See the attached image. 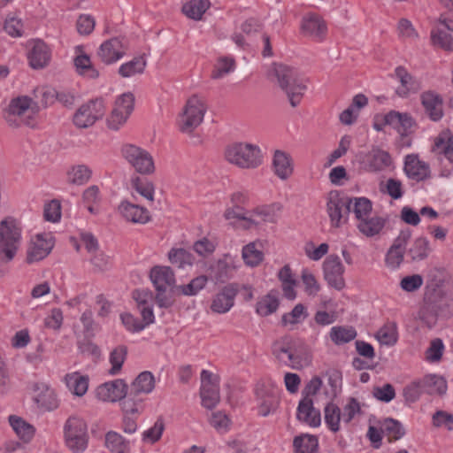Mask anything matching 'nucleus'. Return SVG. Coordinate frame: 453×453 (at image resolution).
<instances>
[{"label": "nucleus", "instance_id": "obj_52", "mask_svg": "<svg viewBox=\"0 0 453 453\" xmlns=\"http://www.w3.org/2000/svg\"><path fill=\"white\" fill-rule=\"evenodd\" d=\"M357 336L353 327L334 326L330 331V338L336 344L341 345L351 342Z\"/></svg>", "mask_w": 453, "mask_h": 453}, {"label": "nucleus", "instance_id": "obj_41", "mask_svg": "<svg viewBox=\"0 0 453 453\" xmlns=\"http://www.w3.org/2000/svg\"><path fill=\"white\" fill-rule=\"evenodd\" d=\"M143 398L134 393L127 390V395L121 400V409L126 414L140 413L143 411Z\"/></svg>", "mask_w": 453, "mask_h": 453}, {"label": "nucleus", "instance_id": "obj_19", "mask_svg": "<svg viewBox=\"0 0 453 453\" xmlns=\"http://www.w3.org/2000/svg\"><path fill=\"white\" fill-rule=\"evenodd\" d=\"M239 292L238 283H229L222 288L212 299L211 310L219 314L227 312L234 304V298Z\"/></svg>", "mask_w": 453, "mask_h": 453}, {"label": "nucleus", "instance_id": "obj_29", "mask_svg": "<svg viewBox=\"0 0 453 453\" xmlns=\"http://www.w3.org/2000/svg\"><path fill=\"white\" fill-rule=\"evenodd\" d=\"M75 52L78 53L73 58L76 73L88 79H97L99 77V71L92 65L89 56L83 52V46H76Z\"/></svg>", "mask_w": 453, "mask_h": 453}, {"label": "nucleus", "instance_id": "obj_20", "mask_svg": "<svg viewBox=\"0 0 453 453\" xmlns=\"http://www.w3.org/2000/svg\"><path fill=\"white\" fill-rule=\"evenodd\" d=\"M403 171L409 179L423 181L430 178L429 165L419 160L418 154H409L404 158Z\"/></svg>", "mask_w": 453, "mask_h": 453}, {"label": "nucleus", "instance_id": "obj_4", "mask_svg": "<svg viewBox=\"0 0 453 453\" xmlns=\"http://www.w3.org/2000/svg\"><path fill=\"white\" fill-rule=\"evenodd\" d=\"M323 385L319 376H314L308 381L303 391V398L299 401L296 410V418L311 427H318L321 424L320 411L314 407L311 396L317 395Z\"/></svg>", "mask_w": 453, "mask_h": 453}, {"label": "nucleus", "instance_id": "obj_50", "mask_svg": "<svg viewBox=\"0 0 453 453\" xmlns=\"http://www.w3.org/2000/svg\"><path fill=\"white\" fill-rule=\"evenodd\" d=\"M279 299L268 293L261 300L257 303L256 311L257 314L263 317H266L275 312L279 307Z\"/></svg>", "mask_w": 453, "mask_h": 453}, {"label": "nucleus", "instance_id": "obj_64", "mask_svg": "<svg viewBox=\"0 0 453 453\" xmlns=\"http://www.w3.org/2000/svg\"><path fill=\"white\" fill-rule=\"evenodd\" d=\"M43 218L46 221L58 222L61 218L60 202L54 199L44 205Z\"/></svg>", "mask_w": 453, "mask_h": 453}, {"label": "nucleus", "instance_id": "obj_8", "mask_svg": "<svg viewBox=\"0 0 453 453\" xmlns=\"http://www.w3.org/2000/svg\"><path fill=\"white\" fill-rule=\"evenodd\" d=\"M206 110V105L196 95L189 97L180 115L178 121L180 131L191 134L203 122Z\"/></svg>", "mask_w": 453, "mask_h": 453}, {"label": "nucleus", "instance_id": "obj_62", "mask_svg": "<svg viewBox=\"0 0 453 453\" xmlns=\"http://www.w3.org/2000/svg\"><path fill=\"white\" fill-rule=\"evenodd\" d=\"M165 430V422L162 417H159L153 426L150 429L146 430L142 434V440L144 441H150L151 443H155L158 441L162 436V434Z\"/></svg>", "mask_w": 453, "mask_h": 453}, {"label": "nucleus", "instance_id": "obj_30", "mask_svg": "<svg viewBox=\"0 0 453 453\" xmlns=\"http://www.w3.org/2000/svg\"><path fill=\"white\" fill-rule=\"evenodd\" d=\"M274 173L280 180H287L293 173L292 159L289 154L283 150H276L273 158Z\"/></svg>", "mask_w": 453, "mask_h": 453}, {"label": "nucleus", "instance_id": "obj_32", "mask_svg": "<svg viewBox=\"0 0 453 453\" xmlns=\"http://www.w3.org/2000/svg\"><path fill=\"white\" fill-rule=\"evenodd\" d=\"M424 392L427 394H438L443 395L448 389L447 380L444 377L437 374H427L420 380Z\"/></svg>", "mask_w": 453, "mask_h": 453}, {"label": "nucleus", "instance_id": "obj_28", "mask_svg": "<svg viewBox=\"0 0 453 453\" xmlns=\"http://www.w3.org/2000/svg\"><path fill=\"white\" fill-rule=\"evenodd\" d=\"M230 258L228 254L212 263L208 268V280L215 283H225L233 276L234 267L227 261Z\"/></svg>", "mask_w": 453, "mask_h": 453}, {"label": "nucleus", "instance_id": "obj_63", "mask_svg": "<svg viewBox=\"0 0 453 453\" xmlns=\"http://www.w3.org/2000/svg\"><path fill=\"white\" fill-rule=\"evenodd\" d=\"M31 102L32 99L27 96L13 98L8 106V111L11 115L20 116L30 107Z\"/></svg>", "mask_w": 453, "mask_h": 453}, {"label": "nucleus", "instance_id": "obj_15", "mask_svg": "<svg viewBox=\"0 0 453 453\" xmlns=\"http://www.w3.org/2000/svg\"><path fill=\"white\" fill-rule=\"evenodd\" d=\"M322 268L324 279L329 287L338 291L345 288L346 283L343 277L345 268L337 255L327 256L323 262Z\"/></svg>", "mask_w": 453, "mask_h": 453}, {"label": "nucleus", "instance_id": "obj_10", "mask_svg": "<svg viewBox=\"0 0 453 453\" xmlns=\"http://www.w3.org/2000/svg\"><path fill=\"white\" fill-rule=\"evenodd\" d=\"M124 158L141 174H150L155 171L152 156L146 150L134 144H125L121 149Z\"/></svg>", "mask_w": 453, "mask_h": 453}, {"label": "nucleus", "instance_id": "obj_54", "mask_svg": "<svg viewBox=\"0 0 453 453\" xmlns=\"http://www.w3.org/2000/svg\"><path fill=\"white\" fill-rule=\"evenodd\" d=\"M208 281L207 275H200L193 280L188 284L180 285L176 287L183 296H196L200 290H202Z\"/></svg>", "mask_w": 453, "mask_h": 453}, {"label": "nucleus", "instance_id": "obj_46", "mask_svg": "<svg viewBox=\"0 0 453 453\" xmlns=\"http://www.w3.org/2000/svg\"><path fill=\"white\" fill-rule=\"evenodd\" d=\"M429 250V241L426 237H418L407 253L412 261H421L428 257Z\"/></svg>", "mask_w": 453, "mask_h": 453}, {"label": "nucleus", "instance_id": "obj_33", "mask_svg": "<svg viewBox=\"0 0 453 453\" xmlns=\"http://www.w3.org/2000/svg\"><path fill=\"white\" fill-rule=\"evenodd\" d=\"M9 423L16 433L17 436L24 443H27L33 439L35 429L32 425L25 421L22 418L16 415H11L9 416Z\"/></svg>", "mask_w": 453, "mask_h": 453}, {"label": "nucleus", "instance_id": "obj_45", "mask_svg": "<svg viewBox=\"0 0 453 453\" xmlns=\"http://www.w3.org/2000/svg\"><path fill=\"white\" fill-rule=\"evenodd\" d=\"M127 356V347L126 345H119L111 351L110 363L111 367L109 370V374L116 375L121 371Z\"/></svg>", "mask_w": 453, "mask_h": 453}, {"label": "nucleus", "instance_id": "obj_26", "mask_svg": "<svg viewBox=\"0 0 453 453\" xmlns=\"http://www.w3.org/2000/svg\"><path fill=\"white\" fill-rule=\"evenodd\" d=\"M326 30L325 21L317 14H311L302 19L301 31L306 36L320 41L325 37Z\"/></svg>", "mask_w": 453, "mask_h": 453}, {"label": "nucleus", "instance_id": "obj_57", "mask_svg": "<svg viewBox=\"0 0 453 453\" xmlns=\"http://www.w3.org/2000/svg\"><path fill=\"white\" fill-rule=\"evenodd\" d=\"M224 217L226 219H237L240 220H243L246 222L244 225V229H250L253 226H257L260 224V221L256 220L251 217L246 216L245 211H238L234 205L232 208H227L224 212Z\"/></svg>", "mask_w": 453, "mask_h": 453}, {"label": "nucleus", "instance_id": "obj_5", "mask_svg": "<svg viewBox=\"0 0 453 453\" xmlns=\"http://www.w3.org/2000/svg\"><path fill=\"white\" fill-rule=\"evenodd\" d=\"M226 159L242 169H255L263 162L258 146L248 142H234L226 147Z\"/></svg>", "mask_w": 453, "mask_h": 453}, {"label": "nucleus", "instance_id": "obj_39", "mask_svg": "<svg viewBox=\"0 0 453 453\" xmlns=\"http://www.w3.org/2000/svg\"><path fill=\"white\" fill-rule=\"evenodd\" d=\"M293 446L295 453H316L319 441L315 435L301 434L294 438Z\"/></svg>", "mask_w": 453, "mask_h": 453}, {"label": "nucleus", "instance_id": "obj_61", "mask_svg": "<svg viewBox=\"0 0 453 453\" xmlns=\"http://www.w3.org/2000/svg\"><path fill=\"white\" fill-rule=\"evenodd\" d=\"M92 337L84 336V338L78 342V349L83 355L91 356L95 360L101 357L100 348L91 341Z\"/></svg>", "mask_w": 453, "mask_h": 453}, {"label": "nucleus", "instance_id": "obj_40", "mask_svg": "<svg viewBox=\"0 0 453 453\" xmlns=\"http://www.w3.org/2000/svg\"><path fill=\"white\" fill-rule=\"evenodd\" d=\"M147 62L144 55L134 57L129 62L122 64L119 68V73L124 78H128L135 74L143 73Z\"/></svg>", "mask_w": 453, "mask_h": 453}, {"label": "nucleus", "instance_id": "obj_48", "mask_svg": "<svg viewBox=\"0 0 453 453\" xmlns=\"http://www.w3.org/2000/svg\"><path fill=\"white\" fill-rule=\"evenodd\" d=\"M168 258L173 265L179 268H183L185 265H192L194 263V256L182 248L171 249L168 253Z\"/></svg>", "mask_w": 453, "mask_h": 453}, {"label": "nucleus", "instance_id": "obj_1", "mask_svg": "<svg viewBox=\"0 0 453 453\" xmlns=\"http://www.w3.org/2000/svg\"><path fill=\"white\" fill-rule=\"evenodd\" d=\"M272 72L279 87L286 93L290 105L296 107L307 88L304 79L296 68L281 63H273Z\"/></svg>", "mask_w": 453, "mask_h": 453}, {"label": "nucleus", "instance_id": "obj_13", "mask_svg": "<svg viewBox=\"0 0 453 453\" xmlns=\"http://www.w3.org/2000/svg\"><path fill=\"white\" fill-rule=\"evenodd\" d=\"M134 96L131 92H126L117 97L115 107L107 119V125L110 129L119 130L124 125L134 108Z\"/></svg>", "mask_w": 453, "mask_h": 453}, {"label": "nucleus", "instance_id": "obj_43", "mask_svg": "<svg viewBox=\"0 0 453 453\" xmlns=\"http://www.w3.org/2000/svg\"><path fill=\"white\" fill-rule=\"evenodd\" d=\"M242 256L245 265L250 267L257 266L264 259V253L257 248L256 242L243 246Z\"/></svg>", "mask_w": 453, "mask_h": 453}, {"label": "nucleus", "instance_id": "obj_42", "mask_svg": "<svg viewBox=\"0 0 453 453\" xmlns=\"http://www.w3.org/2000/svg\"><path fill=\"white\" fill-rule=\"evenodd\" d=\"M210 5L209 0H190L183 4L182 12L189 19L199 20Z\"/></svg>", "mask_w": 453, "mask_h": 453}, {"label": "nucleus", "instance_id": "obj_17", "mask_svg": "<svg viewBox=\"0 0 453 453\" xmlns=\"http://www.w3.org/2000/svg\"><path fill=\"white\" fill-rule=\"evenodd\" d=\"M449 314V305L443 299L428 298L420 308L418 318L428 328H432L436 325L439 317H447Z\"/></svg>", "mask_w": 453, "mask_h": 453}, {"label": "nucleus", "instance_id": "obj_12", "mask_svg": "<svg viewBox=\"0 0 453 453\" xmlns=\"http://www.w3.org/2000/svg\"><path fill=\"white\" fill-rule=\"evenodd\" d=\"M219 380L218 374H213L208 370L201 372V403L208 410L214 409L220 401Z\"/></svg>", "mask_w": 453, "mask_h": 453}, {"label": "nucleus", "instance_id": "obj_56", "mask_svg": "<svg viewBox=\"0 0 453 453\" xmlns=\"http://www.w3.org/2000/svg\"><path fill=\"white\" fill-rule=\"evenodd\" d=\"M132 187L146 199L150 201L154 200L155 187L152 182L142 180L140 177H135L132 179Z\"/></svg>", "mask_w": 453, "mask_h": 453}, {"label": "nucleus", "instance_id": "obj_53", "mask_svg": "<svg viewBox=\"0 0 453 453\" xmlns=\"http://www.w3.org/2000/svg\"><path fill=\"white\" fill-rule=\"evenodd\" d=\"M69 181L75 185L86 184L92 176L91 169L85 165H79L73 166L71 171L68 172Z\"/></svg>", "mask_w": 453, "mask_h": 453}, {"label": "nucleus", "instance_id": "obj_3", "mask_svg": "<svg viewBox=\"0 0 453 453\" xmlns=\"http://www.w3.org/2000/svg\"><path fill=\"white\" fill-rule=\"evenodd\" d=\"M21 240V229L13 219H5L0 222V278L7 273L5 264L11 262L19 249Z\"/></svg>", "mask_w": 453, "mask_h": 453}, {"label": "nucleus", "instance_id": "obj_38", "mask_svg": "<svg viewBox=\"0 0 453 453\" xmlns=\"http://www.w3.org/2000/svg\"><path fill=\"white\" fill-rule=\"evenodd\" d=\"M386 224V219L381 217H367L358 222V230L367 237H372L383 229Z\"/></svg>", "mask_w": 453, "mask_h": 453}, {"label": "nucleus", "instance_id": "obj_6", "mask_svg": "<svg viewBox=\"0 0 453 453\" xmlns=\"http://www.w3.org/2000/svg\"><path fill=\"white\" fill-rule=\"evenodd\" d=\"M150 280L157 291L155 301L160 308H170L174 303L173 289L167 293V288L175 285V275L170 266L156 265L151 268Z\"/></svg>", "mask_w": 453, "mask_h": 453}, {"label": "nucleus", "instance_id": "obj_49", "mask_svg": "<svg viewBox=\"0 0 453 453\" xmlns=\"http://www.w3.org/2000/svg\"><path fill=\"white\" fill-rule=\"evenodd\" d=\"M235 68V60L231 57H220L215 64L211 78L217 80L230 73Z\"/></svg>", "mask_w": 453, "mask_h": 453}, {"label": "nucleus", "instance_id": "obj_55", "mask_svg": "<svg viewBox=\"0 0 453 453\" xmlns=\"http://www.w3.org/2000/svg\"><path fill=\"white\" fill-rule=\"evenodd\" d=\"M431 41L434 46L447 51H453V38L451 35L441 29H433L431 31Z\"/></svg>", "mask_w": 453, "mask_h": 453}, {"label": "nucleus", "instance_id": "obj_24", "mask_svg": "<svg viewBox=\"0 0 453 453\" xmlns=\"http://www.w3.org/2000/svg\"><path fill=\"white\" fill-rule=\"evenodd\" d=\"M118 211L127 221L132 223L146 224L151 219L150 211L145 207L132 203L127 200H123L119 203Z\"/></svg>", "mask_w": 453, "mask_h": 453}, {"label": "nucleus", "instance_id": "obj_7", "mask_svg": "<svg viewBox=\"0 0 453 453\" xmlns=\"http://www.w3.org/2000/svg\"><path fill=\"white\" fill-rule=\"evenodd\" d=\"M65 446L73 453H83L88 445V425L78 416H70L64 425Z\"/></svg>", "mask_w": 453, "mask_h": 453}, {"label": "nucleus", "instance_id": "obj_11", "mask_svg": "<svg viewBox=\"0 0 453 453\" xmlns=\"http://www.w3.org/2000/svg\"><path fill=\"white\" fill-rule=\"evenodd\" d=\"M105 113L103 98H96L82 104L74 113L73 121L79 128H88L96 120L102 119Z\"/></svg>", "mask_w": 453, "mask_h": 453}, {"label": "nucleus", "instance_id": "obj_37", "mask_svg": "<svg viewBox=\"0 0 453 453\" xmlns=\"http://www.w3.org/2000/svg\"><path fill=\"white\" fill-rule=\"evenodd\" d=\"M105 447L111 453H130L129 441L114 431L105 434Z\"/></svg>", "mask_w": 453, "mask_h": 453}, {"label": "nucleus", "instance_id": "obj_34", "mask_svg": "<svg viewBox=\"0 0 453 453\" xmlns=\"http://www.w3.org/2000/svg\"><path fill=\"white\" fill-rule=\"evenodd\" d=\"M434 150H439L450 163H453V134L449 129L442 130L435 137Z\"/></svg>", "mask_w": 453, "mask_h": 453}, {"label": "nucleus", "instance_id": "obj_14", "mask_svg": "<svg viewBox=\"0 0 453 453\" xmlns=\"http://www.w3.org/2000/svg\"><path fill=\"white\" fill-rule=\"evenodd\" d=\"M357 158L365 171L372 173L380 172L392 164L390 154L376 145L372 146L367 152H358Z\"/></svg>", "mask_w": 453, "mask_h": 453}, {"label": "nucleus", "instance_id": "obj_35", "mask_svg": "<svg viewBox=\"0 0 453 453\" xmlns=\"http://www.w3.org/2000/svg\"><path fill=\"white\" fill-rule=\"evenodd\" d=\"M381 432L388 437V442L400 440L406 434L403 424L393 418H386L381 423Z\"/></svg>", "mask_w": 453, "mask_h": 453}, {"label": "nucleus", "instance_id": "obj_31", "mask_svg": "<svg viewBox=\"0 0 453 453\" xmlns=\"http://www.w3.org/2000/svg\"><path fill=\"white\" fill-rule=\"evenodd\" d=\"M395 73L401 82V87L396 89V94L399 96L406 97L410 92H416L419 88L417 80L408 73L404 66H397Z\"/></svg>", "mask_w": 453, "mask_h": 453}, {"label": "nucleus", "instance_id": "obj_22", "mask_svg": "<svg viewBox=\"0 0 453 453\" xmlns=\"http://www.w3.org/2000/svg\"><path fill=\"white\" fill-rule=\"evenodd\" d=\"M51 50L42 40L36 39L33 42V47L27 54L29 65L35 70L46 67L50 61Z\"/></svg>", "mask_w": 453, "mask_h": 453}, {"label": "nucleus", "instance_id": "obj_36", "mask_svg": "<svg viewBox=\"0 0 453 453\" xmlns=\"http://www.w3.org/2000/svg\"><path fill=\"white\" fill-rule=\"evenodd\" d=\"M154 388L155 378L152 372L144 371L134 379L129 389L141 395V394L150 393Z\"/></svg>", "mask_w": 453, "mask_h": 453}, {"label": "nucleus", "instance_id": "obj_9", "mask_svg": "<svg viewBox=\"0 0 453 453\" xmlns=\"http://www.w3.org/2000/svg\"><path fill=\"white\" fill-rule=\"evenodd\" d=\"M352 198L340 190H331L328 193L326 201V211L328 213L331 226L340 227L347 221L351 211Z\"/></svg>", "mask_w": 453, "mask_h": 453}, {"label": "nucleus", "instance_id": "obj_2", "mask_svg": "<svg viewBox=\"0 0 453 453\" xmlns=\"http://www.w3.org/2000/svg\"><path fill=\"white\" fill-rule=\"evenodd\" d=\"M304 344L290 335H285L272 345L275 358L284 365L294 370H302L311 364V357L303 351Z\"/></svg>", "mask_w": 453, "mask_h": 453}, {"label": "nucleus", "instance_id": "obj_16", "mask_svg": "<svg viewBox=\"0 0 453 453\" xmlns=\"http://www.w3.org/2000/svg\"><path fill=\"white\" fill-rule=\"evenodd\" d=\"M54 245L55 238L51 233L35 234L27 249V263L32 264L44 259L51 252Z\"/></svg>", "mask_w": 453, "mask_h": 453}, {"label": "nucleus", "instance_id": "obj_21", "mask_svg": "<svg viewBox=\"0 0 453 453\" xmlns=\"http://www.w3.org/2000/svg\"><path fill=\"white\" fill-rule=\"evenodd\" d=\"M421 104L424 107L426 114L434 122L440 121L443 115V99L438 93L428 90L420 96Z\"/></svg>", "mask_w": 453, "mask_h": 453}, {"label": "nucleus", "instance_id": "obj_60", "mask_svg": "<svg viewBox=\"0 0 453 453\" xmlns=\"http://www.w3.org/2000/svg\"><path fill=\"white\" fill-rule=\"evenodd\" d=\"M422 392H424V390L420 380L413 381L409 385H406L403 390L405 403L410 405L417 402L419 399Z\"/></svg>", "mask_w": 453, "mask_h": 453}, {"label": "nucleus", "instance_id": "obj_25", "mask_svg": "<svg viewBox=\"0 0 453 453\" xmlns=\"http://www.w3.org/2000/svg\"><path fill=\"white\" fill-rule=\"evenodd\" d=\"M386 122L390 124L394 129H395L402 137H406L411 133V129L417 126L415 119L408 112H399L395 110H391L388 112V118Z\"/></svg>", "mask_w": 453, "mask_h": 453}, {"label": "nucleus", "instance_id": "obj_58", "mask_svg": "<svg viewBox=\"0 0 453 453\" xmlns=\"http://www.w3.org/2000/svg\"><path fill=\"white\" fill-rule=\"evenodd\" d=\"M379 342L388 346H393L397 342V332L395 324L385 325L376 334Z\"/></svg>", "mask_w": 453, "mask_h": 453}, {"label": "nucleus", "instance_id": "obj_23", "mask_svg": "<svg viewBox=\"0 0 453 453\" xmlns=\"http://www.w3.org/2000/svg\"><path fill=\"white\" fill-rule=\"evenodd\" d=\"M97 55L106 65L112 64L120 59L125 55L122 39L112 37L106 40L101 44Z\"/></svg>", "mask_w": 453, "mask_h": 453}, {"label": "nucleus", "instance_id": "obj_44", "mask_svg": "<svg viewBox=\"0 0 453 453\" xmlns=\"http://www.w3.org/2000/svg\"><path fill=\"white\" fill-rule=\"evenodd\" d=\"M325 422L333 433L340 430L341 409L335 403L330 402L324 408Z\"/></svg>", "mask_w": 453, "mask_h": 453}, {"label": "nucleus", "instance_id": "obj_47", "mask_svg": "<svg viewBox=\"0 0 453 453\" xmlns=\"http://www.w3.org/2000/svg\"><path fill=\"white\" fill-rule=\"evenodd\" d=\"M66 384L77 396H82L86 394L88 388V376H82L78 373L67 374L65 377Z\"/></svg>", "mask_w": 453, "mask_h": 453}, {"label": "nucleus", "instance_id": "obj_27", "mask_svg": "<svg viewBox=\"0 0 453 453\" xmlns=\"http://www.w3.org/2000/svg\"><path fill=\"white\" fill-rule=\"evenodd\" d=\"M34 390L39 393L34 396V401L40 409L46 411L56 410L59 405V401L53 389L43 384L35 383Z\"/></svg>", "mask_w": 453, "mask_h": 453}, {"label": "nucleus", "instance_id": "obj_51", "mask_svg": "<svg viewBox=\"0 0 453 453\" xmlns=\"http://www.w3.org/2000/svg\"><path fill=\"white\" fill-rule=\"evenodd\" d=\"M351 211L354 212L356 219L360 222L364 219L369 217L372 213V203L366 197H353Z\"/></svg>", "mask_w": 453, "mask_h": 453}, {"label": "nucleus", "instance_id": "obj_59", "mask_svg": "<svg viewBox=\"0 0 453 453\" xmlns=\"http://www.w3.org/2000/svg\"><path fill=\"white\" fill-rule=\"evenodd\" d=\"M304 319L308 314L305 311V307L302 303H297L290 312L284 313L281 317V325L286 326L288 324L295 325Z\"/></svg>", "mask_w": 453, "mask_h": 453}, {"label": "nucleus", "instance_id": "obj_18", "mask_svg": "<svg viewBox=\"0 0 453 453\" xmlns=\"http://www.w3.org/2000/svg\"><path fill=\"white\" fill-rule=\"evenodd\" d=\"M128 390V385L122 379H116L101 384L96 390V397L104 402L121 401Z\"/></svg>", "mask_w": 453, "mask_h": 453}]
</instances>
